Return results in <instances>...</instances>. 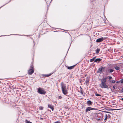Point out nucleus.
Returning a JSON list of instances; mask_svg holds the SVG:
<instances>
[{
  "label": "nucleus",
  "mask_w": 123,
  "mask_h": 123,
  "mask_svg": "<svg viewBox=\"0 0 123 123\" xmlns=\"http://www.w3.org/2000/svg\"><path fill=\"white\" fill-rule=\"evenodd\" d=\"M37 92L41 94H44L46 93V92L42 88L39 87L37 89Z\"/></svg>",
  "instance_id": "3"
},
{
  "label": "nucleus",
  "mask_w": 123,
  "mask_h": 123,
  "mask_svg": "<svg viewBox=\"0 0 123 123\" xmlns=\"http://www.w3.org/2000/svg\"><path fill=\"white\" fill-rule=\"evenodd\" d=\"M100 51V49H99L97 48V49L96 50V54H98Z\"/></svg>",
  "instance_id": "13"
},
{
  "label": "nucleus",
  "mask_w": 123,
  "mask_h": 123,
  "mask_svg": "<svg viewBox=\"0 0 123 123\" xmlns=\"http://www.w3.org/2000/svg\"><path fill=\"white\" fill-rule=\"evenodd\" d=\"M61 86L63 94L65 95L67 94L68 91L65 85L64 84L63 82H62L61 83Z\"/></svg>",
  "instance_id": "2"
},
{
  "label": "nucleus",
  "mask_w": 123,
  "mask_h": 123,
  "mask_svg": "<svg viewBox=\"0 0 123 123\" xmlns=\"http://www.w3.org/2000/svg\"><path fill=\"white\" fill-rule=\"evenodd\" d=\"M61 123L60 121H57L56 122H54V123Z\"/></svg>",
  "instance_id": "27"
},
{
  "label": "nucleus",
  "mask_w": 123,
  "mask_h": 123,
  "mask_svg": "<svg viewBox=\"0 0 123 123\" xmlns=\"http://www.w3.org/2000/svg\"><path fill=\"white\" fill-rule=\"evenodd\" d=\"M40 119H43V118H41V117H40Z\"/></svg>",
  "instance_id": "37"
},
{
  "label": "nucleus",
  "mask_w": 123,
  "mask_h": 123,
  "mask_svg": "<svg viewBox=\"0 0 123 123\" xmlns=\"http://www.w3.org/2000/svg\"><path fill=\"white\" fill-rule=\"evenodd\" d=\"M89 82V80L88 79H87L85 81V82L86 84V85L88 84Z\"/></svg>",
  "instance_id": "15"
},
{
  "label": "nucleus",
  "mask_w": 123,
  "mask_h": 123,
  "mask_svg": "<svg viewBox=\"0 0 123 123\" xmlns=\"http://www.w3.org/2000/svg\"><path fill=\"white\" fill-rule=\"evenodd\" d=\"M115 69L117 70H119L120 69V68L117 66H116L115 67Z\"/></svg>",
  "instance_id": "16"
},
{
  "label": "nucleus",
  "mask_w": 123,
  "mask_h": 123,
  "mask_svg": "<svg viewBox=\"0 0 123 123\" xmlns=\"http://www.w3.org/2000/svg\"><path fill=\"white\" fill-rule=\"evenodd\" d=\"M107 78L109 80H111L112 79V77L110 76H108Z\"/></svg>",
  "instance_id": "19"
},
{
  "label": "nucleus",
  "mask_w": 123,
  "mask_h": 123,
  "mask_svg": "<svg viewBox=\"0 0 123 123\" xmlns=\"http://www.w3.org/2000/svg\"><path fill=\"white\" fill-rule=\"evenodd\" d=\"M87 103L88 105H90L92 104V102L91 101L89 100L87 101Z\"/></svg>",
  "instance_id": "10"
},
{
  "label": "nucleus",
  "mask_w": 123,
  "mask_h": 123,
  "mask_svg": "<svg viewBox=\"0 0 123 123\" xmlns=\"http://www.w3.org/2000/svg\"><path fill=\"white\" fill-rule=\"evenodd\" d=\"M80 93L82 94L83 95V93L82 92V91L81 90H80Z\"/></svg>",
  "instance_id": "28"
},
{
  "label": "nucleus",
  "mask_w": 123,
  "mask_h": 123,
  "mask_svg": "<svg viewBox=\"0 0 123 123\" xmlns=\"http://www.w3.org/2000/svg\"><path fill=\"white\" fill-rule=\"evenodd\" d=\"M105 112H106V113H111L110 112H108V111H105Z\"/></svg>",
  "instance_id": "29"
},
{
  "label": "nucleus",
  "mask_w": 123,
  "mask_h": 123,
  "mask_svg": "<svg viewBox=\"0 0 123 123\" xmlns=\"http://www.w3.org/2000/svg\"><path fill=\"white\" fill-rule=\"evenodd\" d=\"M94 61V59L93 58H92V59H90V62H92L93 61Z\"/></svg>",
  "instance_id": "22"
},
{
  "label": "nucleus",
  "mask_w": 123,
  "mask_h": 123,
  "mask_svg": "<svg viewBox=\"0 0 123 123\" xmlns=\"http://www.w3.org/2000/svg\"><path fill=\"white\" fill-rule=\"evenodd\" d=\"M76 65V64L75 65L73 66H71L68 67L67 68H68V69H70V70L71 69H73Z\"/></svg>",
  "instance_id": "9"
},
{
  "label": "nucleus",
  "mask_w": 123,
  "mask_h": 123,
  "mask_svg": "<svg viewBox=\"0 0 123 123\" xmlns=\"http://www.w3.org/2000/svg\"><path fill=\"white\" fill-rule=\"evenodd\" d=\"M121 91L122 92H123V88H122V89L121 90Z\"/></svg>",
  "instance_id": "34"
},
{
  "label": "nucleus",
  "mask_w": 123,
  "mask_h": 123,
  "mask_svg": "<svg viewBox=\"0 0 123 123\" xmlns=\"http://www.w3.org/2000/svg\"><path fill=\"white\" fill-rule=\"evenodd\" d=\"M49 110H48V111H49Z\"/></svg>",
  "instance_id": "41"
},
{
  "label": "nucleus",
  "mask_w": 123,
  "mask_h": 123,
  "mask_svg": "<svg viewBox=\"0 0 123 123\" xmlns=\"http://www.w3.org/2000/svg\"><path fill=\"white\" fill-rule=\"evenodd\" d=\"M100 119H98L99 120Z\"/></svg>",
  "instance_id": "42"
},
{
  "label": "nucleus",
  "mask_w": 123,
  "mask_h": 123,
  "mask_svg": "<svg viewBox=\"0 0 123 123\" xmlns=\"http://www.w3.org/2000/svg\"><path fill=\"white\" fill-rule=\"evenodd\" d=\"M48 107L51 109L52 111L54 110V108L53 106L51 105L50 104H49L48 105Z\"/></svg>",
  "instance_id": "8"
},
{
  "label": "nucleus",
  "mask_w": 123,
  "mask_h": 123,
  "mask_svg": "<svg viewBox=\"0 0 123 123\" xmlns=\"http://www.w3.org/2000/svg\"><path fill=\"white\" fill-rule=\"evenodd\" d=\"M95 95L96 96H101V95H100V94H98L96 93L95 94Z\"/></svg>",
  "instance_id": "25"
},
{
  "label": "nucleus",
  "mask_w": 123,
  "mask_h": 123,
  "mask_svg": "<svg viewBox=\"0 0 123 123\" xmlns=\"http://www.w3.org/2000/svg\"><path fill=\"white\" fill-rule=\"evenodd\" d=\"M52 0H51V1H52Z\"/></svg>",
  "instance_id": "43"
},
{
  "label": "nucleus",
  "mask_w": 123,
  "mask_h": 123,
  "mask_svg": "<svg viewBox=\"0 0 123 123\" xmlns=\"http://www.w3.org/2000/svg\"><path fill=\"white\" fill-rule=\"evenodd\" d=\"M80 88L81 89H82V88H81V87H80Z\"/></svg>",
  "instance_id": "39"
},
{
  "label": "nucleus",
  "mask_w": 123,
  "mask_h": 123,
  "mask_svg": "<svg viewBox=\"0 0 123 123\" xmlns=\"http://www.w3.org/2000/svg\"><path fill=\"white\" fill-rule=\"evenodd\" d=\"M102 59L100 58H97L95 59L94 61V62H100L101 61Z\"/></svg>",
  "instance_id": "12"
},
{
  "label": "nucleus",
  "mask_w": 123,
  "mask_h": 123,
  "mask_svg": "<svg viewBox=\"0 0 123 123\" xmlns=\"http://www.w3.org/2000/svg\"><path fill=\"white\" fill-rule=\"evenodd\" d=\"M105 38L101 37L99 38H98L97 39L96 42L97 43L103 41L105 39Z\"/></svg>",
  "instance_id": "4"
},
{
  "label": "nucleus",
  "mask_w": 123,
  "mask_h": 123,
  "mask_svg": "<svg viewBox=\"0 0 123 123\" xmlns=\"http://www.w3.org/2000/svg\"><path fill=\"white\" fill-rule=\"evenodd\" d=\"M95 110V109L94 108L90 107H88L86 108V112H87L91 110Z\"/></svg>",
  "instance_id": "6"
},
{
  "label": "nucleus",
  "mask_w": 123,
  "mask_h": 123,
  "mask_svg": "<svg viewBox=\"0 0 123 123\" xmlns=\"http://www.w3.org/2000/svg\"><path fill=\"white\" fill-rule=\"evenodd\" d=\"M43 108L42 106H40L39 107V109L40 110H42L43 109Z\"/></svg>",
  "instance_id": "18"
},
{
  "label": "nucleus",
  "mask_w": 123,
  "mask_h": 123,
  "mask_svg": "<svg viewBox=\"0 0 123 123\" xmlns=\"http://www.w3.org/2000/svg\"><path fill=\"white\" fill-rule=\"evenodd\" d=\"M111 83H114L115 82V80H112V81H111Z\"/></svg>",
  "instance_id": "26"
},
{
  "label": "nucleus",
  "mask_w": 123,
  "mask_h": 123,
  "mask_svg": "<svg viewBox=\"0 0 123 123\" xmlns=\"http://www.w3.org/2000/svg\"><path fill=\"white\" fill-rule=\"evenodd\" d=\"M33 43H34V41H33Z\"/></svg>",
  "instance_id": "40"
},
{
  "label": "nucleus",
  "mask_w": 123,
  "mask_h": 123,
  "mask_svg": "<svg viewBox=\"0 0 123 123\" xmlns=\"http://www.w3.org/2000/svg\"><path fill=\"white\" fill-rule=\"evenodd\" d=\"M105 118L104 119V120H106L108 118V116L107 114H106L105 115Z\"/></svg>",
  "instance_id": "20"
},
{
  "label": "nucleus",
  "mask_w": 123,
  "mask_h": 123,
  "mask_svg": "<svg viewBox=\"0 0 123 123\" xmlns=\"http://www.w3.org/2000/svg\"><path fill=\"white\" fill-rule=\"evenodd\" d=\"M108 117L109 118H110L111 117V116L110 115L108 114Z\"/></svg>",
  "instance_id": "31"
},
{
  "label": "nucleus",
  "mask_w": 123,
  "mask_h": 123,
  "mask_svg": "<svg viewBox=\"0 0 123 123\" xmlns=\"http://www.w3.org/2000/svg\"><path fill=\"white\" fill-rule=\"evenodd\" d=\"M34 68L31 65V74L34 72Z\"/></svg>",
  "instance_id": "11"
},
{
  "label": "nucleus",
  "mask_w": 123,
  "mask_h": 123,
  "mask_svg": "<svg viewBox=\"0 0 123 123\" xmlns=\"http://www.w3.org/2000/svg\"><path fill=\"white\" fill-rule=\"evenodd\" d=\"M114 70L113 69L111 68H108L106 70V72L107 73H111L113 72Z\"/></svg>",
  "instance_id": "7"
},
{
  "label": "nucleus",
  "mask_w": 123,
  "mask_h": 123,
  "mask_svg": "<svg viewBox=\"0 0 123 123\" xmlns=\"http://www.w3.org/2000/svg\"><path fill=\"white\" fill-rule=\"evenodd\" d=\"M58 99H61L62 98V97L61 96H59L57 97Z\"/></svg>",
  "instance_id": "24"
},
{
  "label": "nucleus",
  "mask_w": 123,
  "mask_h": 123,
  "mask_svg": "<svg viewBox=\"0 0 123 123\" xmlns=\"http://www.w3.org/2000/svg\"><path fill=\"white\" fill-rule=\"evenodd\" d=\"M113 87L114 89H115V88L114 86H113Z\"/></svg>",
  "instance_id": "33"
},
{
  "label": "nucleus",
  "mask_w": 123,
  "mask_h": 123,
  "mask_svg": "<svg viewBox=\"0 0 123 123\" xmlns=\"http://www.w3.org/2000/svg\"><path fill=\"white\" fill-rule=\"evenodd\" d=\"M118 109H112L111 110L112 111H113V110H118Z\"/></svg>",
  "instance_id": "30"
},
{
  "label": "nucleus",
  "mask_w": 123,
  "mask_h": 123,
  "mask_svg": "<svg viewBox=\"0 0 123 123\" xmlns=\"http://www.w3.org/2000/svg\"><path fill=\"white\" fill-rule=\"evenodd\" d=\"M111 91H112V92H114V91H112V90H111Z\"/></svg>",
  "instance_id": "38"
},
{
  "label": "nucleus",
  "mask_w": 123,
  "mask_h": 123,
  "mask_svg": "<svg viewBox=\"0 0 123 123\" xmlns=\"http://www.w3.org/2000/svg\"><path fill=\"white\" fill-rule=\"evenodd\" d=\"M28 73L29 74H30V75H31V67H30V69H29V71H28Z\"/></svg>",
  "instance_id": "17"
},
{
  "label": "nucleus",
  "mask_w": 123,
  "mask_h": 123,
  "mask_svg": "<svg viewBox=\"0 0 123 123\" xmlns=\"http://www.w3.org/2000/svg\"><path fill=\"white\" fill-rule=\"evenodd\" d=\"M119 82H120V81H117L116 82V83H119Z\"/></svg>",
  "instance_id": "32"
},
{
  "label": "nucleus",
  "mask_w": 123,
  "mask_h": 123,
  "mask_svg": "<svg viewBox=\"0 0 123 123\" xmlns=\"http://www.w3.org/2000/svg\"><path fill=\"white\" fill-rule=\"evenodd\" d=\"M25 122L26 123H31V122L30 121H28L27 120H25Z\"/></svg>",
  "instance_id": "21"
},
{
  "label": "nucleus",
  "mask_w": 123,
  "mask_h": 123,
  "mask_svg": "<svg viewBox=\"0 0 123 123\" xmlns=\"http://www.w3.org/2000/svg\"><path fill=\"white\" fill-rule=\"evenodd\" d=\"M107 77H105L102 79L101 82L99 84L100 86L102 88H105L108 87V85L106 84V82L107 80Z\"/></svg>",
  "instance_id": "1"
},
{
  "label": "nucleus",
  "mask_w": 123,
  "mask_h": 123,
  "mask_svg": "<svg viewBox=\"0 0 123 123\" xmlns=\"http://www.w3.org/2000/svg\"><path fill=\"white\" fill-rule=\"evenodd\" d=\"M51 74H46L44 75V76L45 77H49L51 75Z\"/></svg>",
  "instance_id": "14"
},
{
  "label": "nucleus",
  "mask_w": 123,
  "mask_h": 123,
  "mask_svg": "<svg viewBox=\"0 0 123 123\" xmlns=\"http://www.w3.org/2000/svg\"><path fill=\"white\" fill-rule=\"evenodd\" d=\"M121 99V100L123 101V98H122Z\"/></svg>",
  "instance_id": "35"
},
{
  "label": "nucleus",
  "mask_w": 123,
  "mask_h": 123,
  "mask_svg": "<svg viewBox=\"0 0 123 123\" xmlns=\"http://www.w3.org/2000/svg\"><path fill=\"white\" fill-rule=\"evenodd\" d=\"M93 58L94 60V59L96 58V57H94Z\"/></svg>",
  "instance_id": "36"
},
{
  "label": "nucleus",
  "mask_w": 123,
  "mask_h": 123,
  "mask_svg": "<svg viewBox=\"0 0 123 123\" xmlns=\"http://www.w3.org/2000/svg\"><path fill=\"white\" fill-rule=\"evenodd\" d=\"M120 82L122 84H123V79H122L120 80Z\"/></svg>",
  "instance_id": "23"
},
{
  "label": "nucleus",
  "mask_w": 123,
  "mask_h": 123,
  "mask_svg": "<svg viewBox=\"0 0 123 123\" xmlns=\"http://www.w3.org/2000/svg\"><path fill=\"white\" fill-rule=\"evenodd\" d=\"M105 68V67H101L100 68L98 69V72L101 73L103 72V70H104Z\"/></svg>",
  "instance_id": "5"
}]
</instances>
